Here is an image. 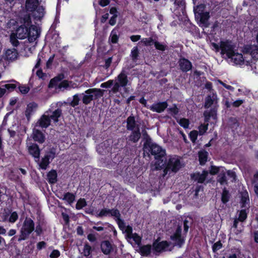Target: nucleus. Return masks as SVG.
<instances>
[{
    "label": "nucleus",
    "mask_w": 258,
    "mask_h": 258,
    "mask_svg": "<svg viewBox=\"0 0 258 258\" xmlns=\"http://www.w3.org/2000/svg\"><path fill=\"white\" fill-rule=\"evenodd\" d=\"M28 152L38 162L39 169L45 170L49 167L51 161L56 157V147H48L45 152L44 155L40 160V149L36 143H31L28 148Z\"/></svg>",
    "instance_id": "1"
},
{
    "label": "nucleus",
    "mask_w": 258,
    "mask_h": 258,
    "mask_svg": "<svg viewBox=\"0 0 258 258\" xmlns=\"http://www.w3.org/2000/svg\"><path fill=\"white\" fill-rule=\"evenodd\" d=\"M143 136L145 139L143 146L144 151L148 152V153H150L152 155L154 156L156 160V165H164L165 164V150L156 143H153L146 131L143 133Z\"/></svg>",
    "instance_id": "2"
},
{
    "label": "nucleus",
    "mask_w": 258,
    "mask_h": 258,
    "mask_svg": "<svg viewBox=\"0 0 258 258\" xmlns=\"http://www.w3.org/2000/svg\"><path fill=\"white\" fill-rule=\"evenodd\" d=\"M34 229V222L31 218L26 217L20 230V234L18 238V241L21 242L27 239Z\"/></svg>",
    "instance_id": "3"
},
{
    "label": "nucleus",
    "mask_w": 258,
    "mask_h": 258,
    "mask_svg": "<svg viewBox=\"0 0 258 258\" xmlns=\"http://www.w3.org/2000/svg\"><path fill=\"white\" fill-rule=\"evenodd\" d=\"M104 90L98 88H90L85 91L82 102L85 105H88L93 100L98 99L104 95Z\"/></svg>",
    "instance_id": "4"
},
{
    "label": "nucleus",
    "mask_w": 258,
    "mask_h": 258,
    "mask_svg": "<svg viewBox=\"0 0 258 258\" xmlns=\"http://www.w3.org/2000/svg\"><path fill=\"white\" fill-rule=\"evenodd\" d=\"M116 81L112 88V91L114 93L119 92L120 87L125 88L128 84L127 73L125 69L121 70L116 78Z\"/></svg>",
    "instance_id": "5"
},
{
    "label": "nucleus",
    "mask_w": 258,
    "mask_h": 258,
    "mask_svg": "<svg viewBox=\"0 0 258 258\" xmlns=\"http://www.w3.org/2000/svg\"><path fill=\"white\" fill-rule=\"evenodd\" d=\"M162 167H164V172L167 173L168 171L171 170L173 172H177L181 168V162L180 159L175 156L174 157H171L168 159V162L166 163V159H165V164L164 165H158Z\"/></svg>",
    "instance_id": "6"
},
{
    "label": "nucleus",
    "mask_w": 258,
    "mask_h": 258,
    "mask_svg": "<svg viewBox=\"0 0 258 258\" xmlns=\"http://www.w3.org/2000/svg\"><path fill=\"white\" fill-rule=\"evenodd\" d=\"M107 216L116 217L118 220V225L120 228H121L122 225L124 226L123 221L120 218V214L119 211L117 209H108L106 208H103L101 209L99 213L96 215L97 217H106Z\"/></svg>",
    "instance_id": "7"
},
{
    "label": "nucleus",
    "mask_w": 258,
    "mask_h": 258,
    "mask_svg": "<svg viewBox=\"0 0 258 258\" xmlns=\"http://www.w3.org/2000/svg\"><path fill=\"white\" fill-rule=\"evenodd\" d=\"M235 45L230 40L221 41V54H226L227 57L232 58L234 54Z\"/></svg>",
    "instance_id": "8"
},
{
    "label": "nucleus",
    "mask_w": 258,
    "mask_h": 258,
    "mask_svg": "<svg viewBox=\"0 0 258 258\" xmlns=\"http://www.w3.org/2000/svg\"><path fill=\"white\" fill-rule=\"evenodd\" d=\"M31 21L29 18L25 19L24 23L19 26L16 30V34L20 39H24L28 37V26L31 24Z\"/></svg>",
    "instance_id": "9"
},
{
    "label": "nucleus",
    "mask_w": 258,
    "mask_h": 258,
    "mask_svg": "<svg viewBox=\"0 0 258 258\" xmlns=\"http://www.w3.org/2000/svg\"><path fill=\"white\" fill-rule=\"evenodd\" d=\"M159 239L158 238L154 240L153 242V252L154 254L162 252L166 250V249L169 246V242L166 240L159 241Z\"/></svg>",
    "instance_id": "10"
},
{
    "label": "nucleus",
    "mask_w": 258,
    "mask_h": 258,
    "mask_svg": "<svg viewBox=\"0 0 258 258\" xmlns=\"http://www.w3.org/2000/svg\"><path fill=\"white\" fill-rule=\"evenodd\" d=\"M181 226L178 225L174 233L170 236V239L174 242V245L181 247L184 243V239L181 237Z\"/></svg>",
    "instance_id": "11"
},
{
    "label": "nucleus",
    "mask_w": 258,
    "mask_h": 258,
    "mask_svg": "<svg viewBox=\"0 0 258 258\" xmlns=\"http://www.w3.org/2000/svg\"><path fill=\"white\" fill-rule=\"evenodd\" d=\"M247 217V214L246 213V210L243 209L240 211L238 217L237 218H235L233 221V224L232 226V228H233L236 229V231L235 232L236 234H238L240 233L243 229L240 228L238 229V224L239 222H243L245 221Z\"/></svg>",
    "instance_id": "12"
},
{
    "label": "nucleus",
    "mask_w": 258,
    "mask_h": 258,
    "mask_svg": "<svg viewBox=\"0 0 258 258\" xmlns=\"http://www.w3.org/2000/svg\"><path fill=\"white\" fill-rule=\"evenodd\" d=\"M40 29L31 24L28 26V40L29 42H34L40 35Z\"/></svg>",
    "instance_id": "13"
},
{
    "label": "nucleus",
    "mask_w": 258,
    "mask_h": 258,
    "mask_svg": "<svg viewBox=\"0 0 258 258\" xmlns=\"http://www.w3.org/2000/svg\"><path fill=\"white\" fill-rule=\"evenodd\" d=\"M38 107L37 103L35 102H31L27 104L25 115L28 121L30 120L32 115L35 113Z\"/></svg>",
    "instance_id": "14"
},
{
    "label": "nucleus",
    "mask_w": 258,
    "mask_h": 258,
    "mask_svg": "<svg viewBox=\"0 0 258 258\" xmlns=\"http://www.w3.org/2000/svg\"><path fill=\"white\" fill-rule=\"evenodd\" d=\"M199 16L200 26L204 28H208L210 26L209 20L210 19V13L208 12H202L198 14Z\"/></svg>",
    "instance_id": "15"
},
{
    "label": "nucleus",
    "mask_w": 258,
    "mask_h": 258,
    "mask_svg": "<svg viewBox=\"0 0 258 258\" xmlns=\"http://www.w3.org/2000/svg\"><path fill=\"white\" fill-rule=\"evenodd\" d=\"M32 138L35 142L42 144L45 141V135L39 130L34 128L32 133Z\"/></svg>",
    "instance_id": "16"
},
{
    "label": "nucleus",
    "mask_w": 258,
    "mask_h": 258,
    "mask_svg": "<svg viewBox=\"0 0 258 258\" xmlns=\"http://www.w3.org/2000/svg\"><path fill=\"white\" fill-rule=\"evenodd\" d=\"M178 62L180 69L183 72H187L192 68L191 62L187 58L184 57L180 58Z\"/></svg>",
    "instance_id": "17"
},
{
    "label": "nucleus",
    "mask_w": 258,
    "mask_h": 258,
    "mask_svg": "<svg viewBox=\"0 0 258 258\" xmlns=\"http://www.w3.org/2000/svg\"><path fill=\"white\" fill-rule=\"evenodd\" d=\"M168 106V103L166 101L159 102L153 104L150 107V109L157 113L163 112Z\"/></svg>",
    "instance_id": "18"
},
{
    "label": "nucleus",
    "mask_w": 258,
    "mask_h": 258,
    "mask_svg": "<svg viewBox=\"0 0 258 258\" xmlns=\"http://www.w3.org/2000/svg\"><path fill=\"white\" fill-rule=\"evenodd\" d=\"M131 134L128 136L127 139L129 142L133 143H137L141 137V133L140 127H137L135 130L131 131Z\"/></svg>",
    "instance_id": "19"
},
{
    "label": "nucleus",
    "mask_w": 258,
    "mask_h": 258,
    "mask_svg": "<svg viewBox=\"0 0 258 258\" xmlns=\"http://www.w3.org/2000/svg\"><path fill=\"white\" fill-rule=\"evenodd\" d=\"M31 12L34 19L36 21H40L44 16L45 9L43 6L38 5L37 8Z\"/></svg>",
    "instance_id": "20"
},
{
    "label": "nucleus",
    "mask_w": 258,
    "mask_h": 258,
    "mask_svg": "<svg viewBox=\"0 0 258 258\" xmlns=\"http://www.w3.org/2000/svg\"><path fill=\"white\" fill-rule=\"evenodd\" d=\"M208 173L207 171L204 170L202 173L200 172H197L193 173L191 175L192 179L195 181H197L199 183H203L205 181Z\"/></svg>",
    "instance_id": "21"
},
{
    "label": "nucleus",
    "mask_w": 258,
    "mask_h": 258,
    "mask_svg": "<svg viewBox=\"0 0 258 258\" xmlns=\"http://www.w3.org/2000/svg\"><path fill=\"white\" fill-rule=\"evenodd\" d=\"M138 127H140V126L137 123L135 117L132 114L126 119V129L128 131H133Z\"/></svg>",
    "instance_id": "22"
},
{
    "label": "nucleus",
    "mask_w": 258,
    "mask_h": 258,
    "mask_svg": "<svg viewBox=\"0 0 258 258\" xmlns=\"http://www.w3.org/2000/svg\"><path fill=\"white\" fill-rule=\"evenodd\" d=\"M51 120L48 115H42L36 123V126L39 125L41 128H47L50 124Z\"/></svg>",
    "instance_id": "23"
},
{
    "label": "nucleus",
    "mask_w": 258,
    "mask_h": 258,
    "mask_svg": "<svg viewBox=\"0 0 258 258\" xmlns=\"http://www.w3.org/2000/svg\"><path fill=\"white\" fill-rule=\"evenodd\" d=\"M5 58L8 60H15L18 58V52L16 48L8 49L5 52Z\"/></svg>",
    "instance_id": "24"
},
{
    "label": "nucleus",
    "mask_w": 258,
    "mask_h": 258,
    "mask_svg": "<svg viewBox=\"0 0 258 258\" xmlns=\"http://www.w3.org/2000/svg\"><path fill=\"white\" fill-rule=\"evenodd\" d=\"M100 247L102 252L104 254H109L113 250L112 245L109 240H104L101 242Z\"/></svg>",
    "instance_id": "25"
},
{
    "label": "nucleus",
    "mask_w": 258,
    "mask_h": 258,
    "mask_svg": "<svg viewBox=\"0 0 258 258\" xmlns=\"http://www.w3.org/2000/svg\"><path fill=\"white\" fill-rule=\"evenodd\" d=\"M153 251V246L151 244H146L140 246L139 247V252L141 255L144 256H149Z\"/></svg>",
    "instance_id": "26"
},
{
    "label": "nucleus",
    "mask_w": 258,
    "mask_h": 258,
    "mask_svg": "<svg viewBox=\"0 0 258 258\" xmlns=\"http://www.w3.org/2000/svg\"><path fill=\"white\" fill-rule=\"evenodd\" d=\"M64 78V75L63 74H59L56 77L50 80L48 84L49 88L56 87L58 84L62 81Z\"/></svg>",
    "instance_id": "27"
},
{
    "label": "nucleus",
    "mask_w": 258,
    "mask_h": 258,
    "mask_svg": "<svg viewBox=\"0 0 258 258\" xmlns=\"http://www.w3.org/2000/svg\"><path fill=\"white\" fill-rule=\"evenodd\" d=\"M59 199H61L63 201H66L69 205H71L75 201V195L70 192H67L64 193L63 195V197L57 196Z\"/></svg>",
    "instance_id": "28"
},
{
    "label": "nucleus",
    "mask_w": 258,
    "mask_h": 258,
    "mask_svg": "<svg viewBox=\"0 0 258 258\" xmlns=\"http://www.w3.org/2000/svg\"><path fill=\"white\" fill-rule=\"evenodd\" d=\"M39 5V0H26V9L28 12H33Z\"/></svg>",
    "instance_id": "29"
},
{
    "label": "nucleus",
    "mask_w": 258,
    "mask_h": 258,
    "mask_svg": "<svg viewBox=\"0 0 258 258\" xmlns=\"http://www.w3.org/2000/svg\"><path fill=\"white\" fill-rule=\"evenodd\" d=\"M47 179L50 184H54L56 182L57 179V172L54 169H51L47 174Z\"/></svg>",
    "instance_id": "30"
},
{
    "label": "nucleus",
    "mask_w": 258,
    "mask_h": 258,
    "mask_svg": "<svg viewBox=\"0 0 258 258\" xmlns=\"http://www.w3.org/2000/svg\"><path fill=\"white\" fill-rule=\"evenodd\" d=\"M233 60L236 64L243 65L244 62V59L241 53L234 52V54L232 58H230Z\"/></svg>",
    "instance_id": "31"
},
{
    "label": "nucleus",
    "mask_w": 258,
    "mask_h": 258,
    "mask_svg": "<svg viewBox=\"0 0 258 258\" xmlns=\"http://www.w3.org/2000/svg\"><path fill=\"white\" fill-rule=\"evenodd\" d=\"M216 97V93L214 92H212V96L208 95L205 99L204 107L207 109L210 107L214 103V100Z\"/></svg>",
    "instance_id": "32"
},
{
    "label": "nucleus",
    "mask_w": 258,
    "mask_h": 258,
    "mask_svg": "<svg viewBox=\"0 0 258 258\" xmlns=\"http://www.w3.org/2000/svg\"><path fill=\"white\" fill-rule=\"evenodd\" d=\"M9 82L15 83L6 84L2 86V87H4L6 89V90H7L9 92L14 91L17 88V84L19 85H20V83L19 82L16 81L14 80H11Z\"/></svg>",
    "instance_id": "33"
},
{
    "label": "nucleus",
    "mask_w": 258,
    "mask_h": 258,
    "mask_svg": "<svg viewBox=\"0 0 258 258\" xmlns=\"http://www.w3.org/2000/svg\"><path fill=\"white\" fill-rule=\"evenodd\" d=\"M208 153L205 150L200 151L199 152V161L201 165L205 164L207 161Z\"/></svg>",
    "instance_id": "34"
},
{
    "label": "nucleus",
    "mask_w": 258,
    "mask_h": 258,
    "mask_svg": "<svg viewBox=\"0 0 258 258\" xmlns=\"http://www.w3.org/2000/svg\"><path fill=\"white\" fill-rule=\"evenodd\" d=\"M62 115V110L60 108H57L52 113L50 116H49L50 119H52L54 122L56 123L58 121V118Z\"/></svg>",
    "instance_id": "35"
},
{
    "label": "nucleus",
    "mask_w": 258,
    "mask_h": 258,
    "mask_svg": "<svg viewBox=\"0 0 258 258\" xmlns=\"http://www.w3.org/2000/svg\"><path fill=\"white\" fill-rule=\"evenodd\" d=\"M216 110L214 108H212L210 111H205L204 112V120L205 122H209L211 117L214 118L216 116Z\"/></svg>",
    "instance_id": "36"
},
{
    "label": "nucleus",
    "mask_w": 258,
    "mask_h": 258,
    "mask_svg": "<svg viewBox=\"0 0 258 258\" xmlns=\"http://www.w3.org/2000/svg\"><path fill=\"white\" fill-rule=\"evenodd\" d=\"M241 197L240 200L241 208L245 207L246 204L249 203V198L248 192L245 190L241 192Z\"/></svg>",
    "instance_id": "37"
},
{
    "label": "nucleus",
    "mask_w": 258,
    "mask_h": 258,
    "mask_svg": "<svg viewBox=\"0 0 258 258\" xmlns=\"http://www.w3.org/2000/svg\"><path fill=\"white\" fill-rule=\"evenodd\" d=\"M230 196L229 190L226 187H224L221 196L222 202L224 204H226L229 202Z\"/></svg>",
    "instance_id": "38"
},
{
    "label": "nucleus",
    "mask_w": 258,
    "mask_h": 258,
    "mask_svg": "<svg viewBox=\"0 0 258 258\" xmlns=\"http://www.w3.org/2000/svg\"><path fill=\"white\" fill-rule=\"evenodd\" d=\"M118 30L116 28H114L110 34L109 39L113 44H116L117 43L119 39V36L117 35Z\"/></svg>",
    "instance_id": "39"
},
{
    "label": "nucleus",
    "mask_w": 258,
    "mask_h": 258,
    "mask_svg": "<svg viewBox=\"0 0 258 258\" xmlns=\"http://www.w3.org/2000/svg\"><path fill=\"white\" fill-rule=\"evenodd\" d=\"M139 51L137 46H135L131 50V56L133 61L136 62L138 59Z\"/></svg>",
    "instance_id": "40"
},
{
    "label": "nucleus",
    "mask_w": 258,
    "mask_h": 258,
    "mask_svg": "<svg viewBox=\"0 0 258 258\" xmlns=\"http://www.w3.org/2000/svg\"><path fill=\"white\" fill-rule=\"evenodd\" d=\"M154 46L157 50L162 51L168 49V46L166 44L160 43L158 41H155Z\"/></svg>",
    "instance_id": "41"
},
{
    "label": "nucleus",
    "mask_w": 258,
    "mask_h": 258,
    "mask_svg": "<svg viewBox=\"0 0 258 258\" xmlns=\"http://www.w3.org/2000/svg\"><path fill=\"white\" fill-rule=\"evenodd\" d=\"M12 211L11 209L5 208L4 210L3 213L1 216L2 221L6 222L8 221L9 216Z\"/></svg>",
    "instance_id": "42"
},
{
    "label": "nucleus",
    "mask_w": 258,
    "mask_h": 258,
    "mask_svg": "<svg viewBox=\"0 0 258 258\" xmlns=\"http://www.w3.org/2000/svg\"><path fill=\"white\" fill-rule=\"evenodd\" d=\"M87 202L86 200L84 198H80L79 199L76 205V208L77 210H81L83 209L84 207L87 206Z\"/></svg>",
    "instance_id": "43"
},
{
    "label": "nucleus",
    "mask_w": 258,
    "mask_h": 258,
    "mask_svg": "<svg viewBox=\"0 0 258 258\" xmlns=\"http://www.w3.org/2000/svg\"><path fill=\"white\" fill-rule=\"evenodd\" d=\"M217 181L220 183L221 185L227 184V178L224 172L220 173L217 177Z\"/></svg>",
    "instance_id": "44"
},
{
    "label": "nucleus",
    "mask_w": 258,
    "mask_h": 258,
    "mask_svg": "<svg viewBox=\"0 0 258 258\" xmlns=\"http://www.w3.org/2000/svg\"><path fill=\"white\" fill-rule=\"evenodd\" d=\"M128 238L133 239L136 244L138 245L141 243L142 238L136 233L131 234V235H128Z\"/></svg>",
    "instance_id": "45"
},
{
    "label": "nucleus",
    "mask_w": 258,
    "mask_h": 258,
    "mask_svg": "<svg viewBox=\"0 0 258 258\" xmlns=\"http://www.w3.org/2000/svg\"><path fill=\"white\" fill-rule=\"evenodd\" d=\"M18 39V36L15 34L13 33L10 35V42L14 47H17L20 44Z\"/></svg>",
    "instance_id": "46"
},
{
    "label": "nucleus",
    "mask_w": 258,
    "mask_h": 258,
    "mask_svg": "<svg viewBox=\"0 0 258 258\" xmlns=\"http://www.w3.org/2000/svg\"><path fill=\"white\" fill-rule=\"evenodd\" d=\"M92 251V247L88 243L84 244L83 249V254L85 256H88L90 255Z\"/></svg>",
    "instance_id": "47"
},
{
    "label": "nucleus",
    "mask_w": 258,
    "mask_h": 258,
    "mask_svg": "<svg viewBox=\"0 0 258 258\" xmlns=\"http://www.w3.org/2000/svg\"><path fill=\"white\" fill-rule=\"evenodd\" d=\"M179 125L184 128L186 129L189 127V121L188 119L182 118L178 121Z\"/></svg>",
    "instance_id": "48"
},
{
    "label": "nucleus",
    "mask_w": 258,
    "mask_h": 258,
    "mask_svg": "<svg viewBox=\"0 0 258 258\" xmlns=\"http://www.w3.org/2000/svg\"><path fill=\"white\" fill-rule=\"evenodd\" d=\"M199 132L196 130L191 131L189 134V138L192 143H196L197 140Z\"/></svg>",
    "instance_id": "49"
},
{
    "label": "nucleus",
    "mask_w": 258,
    "mask_h": 258,
    "mask_svg": "<svg viewBox=\"0 0 258 258\" xmlns=\"http://www.w3.org/2000/svg\"><path fill=\"white\" fill-rule=\"evenodd\" d=\"M18 219V215L17 212L14 211L10 214L8 221L10 223H14Z\"/></svg>",
    "instance_id": "50"
},
{
    "label": "nucleus",
    "mask_w": 258,
    "mask_h": 258,
    "mask_svg": "<svg viewBox=\"0 0 258 258\" xmlns=\"http://www.w3.org/2000/svg\"><path fill=\"white\" fill-rule=\"evenodd\" d=\"M80 100L79 95L76 94L73 96V100L70 102V104L71 106L75 107L79 105Z\"/></svg>",
    "instance_id": "51"
},
{
    "label": "nucleus",
    "mask_w": 258,
    "mask_h": 258,
    "mask_svg": "<svg viewBox=\"0 0 258 258\" xmlns=\"http://www.w3.org/2000/svg\"><path fill=\"white\" fill-rule=\"evenodd\" d=\"M168 111L172 114L173 116L177 115L179 113V109L176 104H174L172 107L168 109Z\"/></svg>",
    "instance_id": "52"
},
{
    "label": "nucleus",
    "mask_w": 258,
    "mask_h": 258,
    "mask_svg": "<svg viewBox=\"0 0 258 258\" xmlns=\"http://www.w3.org/2000/svg\"><path fill=\"white\" fill-rule=\"evenodd\" d=\"M155 41L152 38V37L146 38L143 39L142 42L144 43L145 46H151L154 45Z\"/></svg>",
    "instance_id": "53"
},
{
    "label": "nucleus",
    "mask_w": 258,
    "mask_h": 258,
    "mask_svg": "<svg viewBox=\"0 0 258 258\" xmlns=\"http://www.w3.org/2000/svg\"><path fill=\"white\" fill-rule=\"evenodd\" d=\"M222 243H221L220 240L215 242L212 245V250L214 253H216L218 250L220 249L222 247Z\"/></svg>",
    "instance_id": "54"
},
{
    "label": "nucleus",
    "mask_w": 258,
    "mask_h": 258,
    "mask_svg": "<svg viewBox=\"0 0 258 258\" xmlns=\"http://www.w3.org/2000/svg\"><path fill=\"white\" fill-rule=\"evenodd\" d=\"M69 87V81L67 80H63L61 81L60 83H59L57 86V87H56L55 88L61 89V88L67 89Z\"/></svg>",
    "instance_id": "55"
},
{
    "label": "nucleus",
    "mask_w": 258,
    "mask_h": 258,
    "mask_svg": "<svg viewBox=\"0 0 258 258\" xmlns=\"http://www.w3.org/2000/svg\"><path fill=\"white\" fill-rule=\"evenodd\" d=\"M208 124H201L199 127V133L200 135H204L208 130Z\"/></svg>",
    "instance_id": "56"
},
{
    "label": "nucleus",
    "mask_w": 258,
    "mask_h": 258,
    "mask_svg": "<svg viewBox=\"0 0 258 258\" xmlns=\"http://www.w3.org/2000/svg\"><path fill=\"white\" fill-rule=\"evenodd\" d=\"M19 91L23 94H26L28 93L30 90V88L26 86H19L18 87Z\"/></svg>",
    "instance_id": "57"
},
{
    "label": "nucleus",
    "mask_w": 258,
    "mask_h": 258,
    "mask_svg": "<svg viewBox=\"0 0 258 258\" xmlns=\"http://www.w3.org/2000/svg\"><path fill=\"white\" fill-rule=\"evenodd\" d=\"M113 84V80H109L108 81L103 83L101 84L100 87L104 88H110Z\"/></svg>",
    "instance_id": "58"
},
{
    "label": "nucleus",
    "mask_w": 258,
    "mask_h": 258,
    "mask_svg": "<svg viewBox=\"0 0 258 258\" xmlns=\"http://www.w3.org/2000/svg\"><path fill=\"white\" fill-rule=\"evenodd\" d=\"M244 100L237 99L232 103V106L234 108H237L240 106L244 102Z\"/></svg>",
    "instance_id": "59"
},
{
    "label": "nucleus",
    "mask_w": 258,
    "mask_h": 258,
    "mask_svg": "<svg viewBox=\"0 0 258 258\" xmlns=\"http://www.w3.org/2000/svg\"><path fill=\"white\" fill-rule=\"evenodd\" d=\"M34 230L37 236H40L43 233V229L40 223L36 225Z\"/></svg>",
    "instance_id": "60"
},
{
    "label": "nucleus",
    "mask_w": 258,
    "mask_h": 258,
    "mask_svg": "<svg viewBox=\"0 0 258 258\" xmlns=\"http://www.w3.org/2000/svg\"><path fill=\"white\" fill-rule=\"evenodd\" d=\"M220 169L218 167L212 165L210 169V173L211 175H216L219 172Z\"/></svg>",
    "instance_id": "61"
},
{
    "label": "nucleus",
    "mask_w": 258,
    "mask_h": 258,
    "mask_svg": "<svg viewBox=\"0 0 258 258\" xmlns=\"http://www.w3.org/2000/svg\"><path fill=\"white\" fill-rule=\"evenodd\" d=\"M60 256V252L58 250L54 249L50 254V257L51 258H57Z\"/></svg>",
    "instance_id": "62"
},
{
    "label": "nucleus",
    "mask_w": 258,
    "mask_h": 258,
    "mask_svg": "<svg viewBox=\"0 0 258 258\" xmlns=\"http://www.w3.org/2000/svg\"><path fill=\"white\" fill-rule=\"evenodd\" d=\"M62 219L64 221V223L66 225H69L70 223V217L69 216L64 213H62L61 214Z\"/></svg>",
    "instance_id": "63"
},
{
    "label": "nucleus",
    "mask_w": 258,
    "mask_h": 258,
    "mask_svg": "<svg viewBox=\"0 0 258 258\" xmlns=\"http://www.w3.org/2000/svg\"><path fill=\"white\" fill-rule=\"evenodd\" d=\"M112 57H109L108 58L106 59L105 60V64L104 66V67L106 69H108L110 66V64L112 62Z\"/></svg>",
    "instance_id": "64"
}]
</instances>
